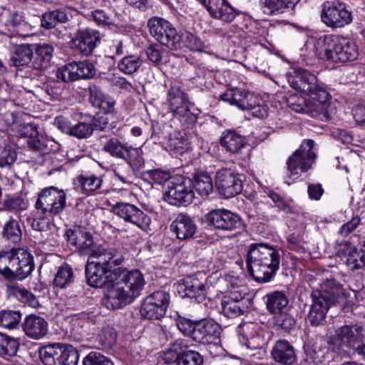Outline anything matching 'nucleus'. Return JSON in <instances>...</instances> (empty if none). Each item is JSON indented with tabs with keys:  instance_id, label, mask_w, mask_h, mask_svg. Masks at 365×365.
<instances>
[{
	"instance_id": "0e129e2a",
	"label": "nucleus",
	"mask_w": 365,
	"mask_h": 365,
	"mask_svg": "<svg viewBox=\"0 0 365 365\" xmlns=\"http://www.w3.org/2000/svg\"><path fill=\"white\" fill-rule=\"evenodd\" d=\"M287 247L299 253H304L305 248L303 246V242L298 235L291 234L287 238Z\"/></svg>"
},
{
	"instance_id": "f257e3e1",
	"label": "nucleus",
	"mask_w": 365,
	"mask_h": 365,
	"mask_svg": "<svg viewBox=\"0 0 365 365\" xmlns=\"http://www.w3.org/2000/svg\"><path fill=\"white\" fill-rule=\"evenodd\" d=\"M115 282L107 291L106 296L113 309L131 303L140 294L145 281L138 269H114Z\"/></svg>"
},
{
	"instance_id": "c85d7f7f",
	"label": "nucleus",
	"mask_w": 365,
	"mask_h": 365,
	"mask_svg": "<svg viewBox=\"0 0 365 365\" xmlns=\"http://www.w3.org/2000/svg\"><path fill=\"white\" fill-rule=\"evenodd\" d=\"M207 10L215 19L232 21L237 16L235 10L225 0H208Z\"/></svg>"
},
{
	"instance_id": "58836bf2",
	"label": "nucleus",
	"mask_w": 365,
	"mask_h": 365,
	"mask_svg": "<svg viewBox=\"0 0 365 365\" xmlns=\"http://www.w3.org/2000/svg\"><path fill=\"white\" fill-rule=\"evenodd\" d=\"M103 126L98 124V120L93 118L91 123L80 122L73 125L71 136L78 139H84L90 137L95 129L103 130Z\"/></svg>"
},
{
	"instance_id": "4468645a",
	"label": "nucleus",
	"mask_w": 365,
	"mask_h": 365,
	"mask_svg": "<svg viewBox=\"0 0 365 365\" xmlns=\"http://www.w3.org/2000/svg\"><path fill=\"white\" fill-rule=\"evenodd\" d=\"M54 48L51 44H24V64L31 63L36 69L47 66L53 58Z\"/></svg>"
},
{
	"instance_id": "a211bd4d",
	"label": "nucleus",
	"mask_w": 365,
	"mask_h": 365,
	"mask_svg": "<svg viewBox=\"0 0 365 365\" xmlns=\"http://www.w3.org/2000/svg\"><path fill=\"white\" fill-rule=\"evenodd\" d=\"M100 41L99 34L92 29L78 31L70 42V47L83 56H88Z\"/></svg>"
},
{
	"instance_id": "72a5a7b5",
	"label": "nucleus",
	"mask_w": 365,
	"mask_h": 365,
	"mask_svg": "<svg viewBox=\"0 0 365 365\" xmlns=\"http://www.w3.org/2000/svg\"><path fill=\"white\" fill-rule=\"evenodd\" d=\"M267 308L273 314L282 315L288 305V299L282 292L275 291L267 294Z\"/></svg>"
},
{
	"instance_id": "c9c22d12",
	"label": "nucleus",
	"mask_w": 365,
	"mask_h": 365,
	"mask_svg": "<svg viewBox=\"0 0 365 365\" xmlns=\"http://www.w3.org/2000/svg\"><path fill=\"white\" fill-rule=\"evenodd\" d=\"M68 21V14L65 9H55L44 13L41 19V25L46 29H53L58 24Z\"/></svg>"
},
{
	"instance_id": "de8ad7c7",
	"label": "nucleus",
	"mask_w": 365,
	"mask_h": 365,
	"mask_svg": "<svg viewBox=\"0 0 365 365\" xmlns=\"http://www.w3.org/2000/svg\"><path fill=\"white\" fill-rule=\"evenodd\" d=\"M2 236L12 243L19 242L22 232L19 222L13 219L9 220L4 226Z\"/></svg>"
},
{
	"instance_id": "603ef678",
	"label": "nucleus",
	"mask_w": 365,
	"mask_h": 365,
	"mask_svg": "<svg viewBox=\"0 0 365 365\" xmlns=\"http://www.w3.org/2000/svg\"><path fill=\"white\" fill-rule=\"evenodd\" d=\"M97 328H99V326L96 324V321H79V322H74V330L70 337L77 339L85 334H96Z\"/></svg>"
},
{
	"instance_id": "473e14b6",
	"label": "nucleus",
	"mask_w": 365,
	"mask_h": 365,
	"mask_svg": "<svg viewBox=\"0 0 365 365\" xmlns=\"http://www.w3.org/2000/svg\"><path fill=\"white\" fill-rule=\"evenodd\" d=\"M96 324L99 326V328H97L96 333L93 334L97 335L99 344L104 348H112L117 341V332L113 327L101 321H96Z\"/></svg>"
},
{
	"instance_id": "e433bc0d",
	"label": "nucleus",
	"mask_w": 365,
	"mask_h": 365,
	"mask_svg": "<svg viewBox=\"0 0 365 365\" xmlns=\"http://www.w3.org/2000/svg\"><path fill=\"white\" fill-rule=\"evenodd\" d=\"M24 138H27L28 148L33 151H42L45 148L39 138L37 125L34 123L24 121Z\"/></svg>"
},
{
	"instance_id": "ea45409f",
	"label": "nucleus",
	"mask_w": 365,
	"mask_h": 365,
	"mask_svg": "<svg viewBox=\"0 0 365 365\" xmlns=\"http://www.w3.org/2000/svg\"><path fill=\"white\" fill-rule=\"evenodd\" d=\"M258 325L254 321H244L241 322L237 327L240 342L250 347L248 340L252 338L257 333Z\"/></svg>"
},
{
	"instance_id": "6ab92c4d",
	"label": "nucleus",
	"mask_w": 365,
	"mask_h": 365,
	"mask_svg": "<svg viewBox=\"0 0 365 365\" xmlns=\"http://www.w3.org/2000/svg\"><path fill=\"white\" fill-rule=\"evenodd\" d=\"M312 99H309L306 114L312 118L321 120H329L335 113V108L329 102V94L327 91V96L324 99L322 96L314 95L311 96Z\"/></svg>"
},
{
	"instance_id": "a19ab883",
	"label": "nucleus",
	"mask_w": 365,
	"mask_h": 365,
	"mask_svg": "<svg viewBox=\"0 0 365 365\" xmlns=\"http://www.w3.org/2000/svg\"><path fill=\"white\" fill-rule=\"evenodd\" d=\"M299 0H264L263 4L270 14L284 13L289 8L293 9Z\"/></svg>"
},
{
	"instance_id": "864d4df0",
	"label": "nucleus",
	"mask_w": 365,
	"mask_h": 365,
	"mask_svg": "<svg viewBox=\"0 0 365 365\" xmlns=\"http://www.w3.org/2000/svg\"><path fill=\"white\" fill-rule=\"evenodd\" d=\"M204 360L200 354L193 350L181 351L178 365H203Z\"/></svg>"
},
{
	"instance_id": "bf43d9fd",
	"label": "nucleus",
	"mask_w": 365,
	"mask_h": 365,
	"mask_svg": "<svg viewBox=\"0 0 365 365\" xmlns=\"http://www.w3.org/2000/svg\"><path fill=\"white\" fill-rule=\"evenodd\" d=\"M221 306L222 312L225 317L235 318L239 317L242 313L241 309L237 305L235 302H232L229 300L222 299Z\"/></svg>"
},
{
	"instance_id": "c756f323",
	"label": "nucleus",
	"mask_w": 365,
	"mask_h": 365,
	"mask_svg": "<svg viewBox=\"0 0 365 365\" xmlns=\"http://www.w3.org/2000/svg\"><path fill=\"white\" fill-rule=\"evenodd\" d=\"M168 101L170 110L174 113L185 114L189 111L187 108L188 97L179 86H171L168 93Z\"/></svg>"
},
{
	"instance_id": "1a4fd4ad",
	"label": "nucleus",
	"mask_w": 365,
	"mask_h": 365,
	"mask_svg": "<svg viewBox=\"0 0 365 365\" xmlns=\"http://www.w3.org/2000/svg\"><path fill=\"white\" fill-rule=\"evenodd\" d=\"M289 82L295 90L309 96L317 95L325 98L326 86L314 73L305 69H298Z\"/></svg>"
},
{
	"instance_id": "2eb2a0df",
	"label": "nucleus",
	"mask_w": 365,
	"mask_h": 365,
	"mask_svg": "<svg viewBox=\"0 0 365 365\" xmlns=\"http://www.w3.org/2000/svg\"><path fill=\"white\" fill-rule=\"evenodd\" d=\"M96 74L93 64L88 61L72 62L59 68L56 77L63 82L68 83L82 78H91Z\"/></svg>"
},
{
	"instance_id": "39448f33",
	"label": "nucleus",
	"mask_w": 365,
	"mask_h": 365,
	"mask_svg": "<svg viewBox=\"0 0 365 365\" xmlns=\"http://www.w3.org/2000/svg\"><path fill=\"white\" fill-rule=\"evenodd\" d=\"M37 353L44 365H77L79 357L73 346L61 343L37 347L34 354Z\"/></svg>"
},
{
	"instance_id": "cd10ccee",
	"label": "nucleus",
	"mask_w": 365,
	"mask_h": 365,
	"mask_svg": "<svg viewBox=\"0 0 365 365\" xmlns=\"http://www.w3.org/2000/svg\"><path fill=\"white\" fill-rule=\"evenodd\" d=\"M365 334L364 330L359 327L344 326L336 331V337L341 344L356 350L357 346L362 342Z\"/></svg>"
},
{
	"instance_id": "338daca9",
	"label": "nucleus",
	"mask_w": 365,
	"mask_h": 365,
	"mask_svg": "<svg viewBox=\"0 0 365 365\" xmlns=\"http://www.w3.org/2000/svg\"><path fill=\"white\" fill-rule=\"evenodd\" d=\"M176 344H174L171 348L164 351L162 358L165 364H173L177 362L178 365V361L181 356V351L178 352L176 350Z\"/></svg>"
},
{
	"instance_id": "412c9836",
	"label": "nucleus",
	"mask_w": 365,
	"mask_h": 365,
	"mask_svg": "<svg viewBox=\"0 0 365 365\" xmlns=\"http://www.w3.org/2000/svg\"><path fill=\"white\" fill-rule=\"evenodd\" d=\"M21 248H13L11 250L0 253V274L9 279L18 277V272L21 269V260L18 256Z\"/></svg>"
},
{
	"instance_id": "49530a36",
	"label": "nucleus",
	"mask_w": 365,
	"mask_h": 365,
	"mask_svg": "<svg viewBox=\"0 0 365 365\" xmlns=\"http://www.w3.org/2000/svg\"><path fill=\"white\" fill-rule=\"evenodd\" d=\"M143 153L140 148L128 146L122 159L126 161L133 170H138L144 165Z\"/></svg>"
},
{
	"instance_id": "680f3d73",
	"label": "nucleus",
	"mask_w": 365,
	"mask_h": 365,
	"mask_svg": "<svg viewBox=\"0 0 365 365\" xmlns=\"http://www.w3.org/2000/svg\"><path fill=\"white\" fill-rule=\"evenodd\" d=\"M360 222L361 219L359 216L353 217L349 221L341 226L339 234L343 237H347L357 228Z\"/></svg>"
},
{
	"instance_id": "9d476101",
	"label": "nucleus",
	"mask_w": 365,
	"mask_h": 365,
	"mask_svg": "<svg viewBox=\"0 0 365 365\" xmlns=\"http://www.w3.org/2000/svg\"><path fill=\"white\" fill-rule=\"evenodd\" d=\"M322 20L329 27L341 28L350 24L352 16L344 3L331 0L323 4Z\"/></svg>"
},
{
	"instance_id": "bb28decb",
	"label": "nucleus",
	"mask_w": 365,
	"mask_h": 365,
	"mask_svg": "<svg viewBox=\"0 0 365 365\" xmlns=\"http://www.w3.org/2000/svg\"><path fill=\"white\" fill-rule=\"evenodd\" d=\"M271 354L276 362L284 365L294 364L297 361V355L294 347L284 339H279L276 341Z\"/></svg>"
},
{
	"instance_id": "2f4dec72",
	"label": "nucleus",
	"mask_w": 365,
	"mask_h": 365,
	"mask_svg": "<svg viewBox=\"0 0 365 365\" xmlns=\"http://www.w3.org/2000/svg\"><path fill=\"white\" fill-rule=\"evenodd\" d=\"M90 100L92 105L102 113L107 114L114 110V101L97 86L90 88Z\"/></svg>"
},
{
	"instance_id": "a878e982",
	"label": "nucleus",
	"mask_w": 365,
	"mask_h": 365,
	"mask_svg": "<svg viewBox=\"0 0 365 365\" xmlns=\"http://www.w3.org/2000/svg\"><path fill=\"white\" fill-rule=\"evenodd\" d=\"M194 340L202 344L212 343L220 337L221 328L215 321H196Z\"/></svg>"
},
{
	"instance_id": "3c124183",
	"label": "nucleus",
	"mask_w": 365,
	"mask_h": 365,
	"mask_svg": "<svg viewBox=\"0 0 365 365\" xmlns=\"http://www.w3.org/2000/svg\"><path fill=\"white\" fill-rule=\"evenodd\" d=\"M73 282L72 269L68 265L61 266L58 269L53 280V285L59 288H65Z\"/></svg>"
},
{
	"instance_id": "7c9ffc66",
	"label": "nucleus",
	"mask_w": 365,
	"mask_h": 365,
	"mask_svg": "<svg viewBox=\"0 0 365 365\" xmlns=\"http://www.w3.org/2000/svg\"><path fill=\"white\" fill-rule=\"evenodd\" d=\"M221 145L231 153H237L246 145L247 142L244 136L235 130H225L220 138Z\"/></svg>"
},
{
	"instance_id": "13d9d810",
	"label": "nucleus",
	"mask_w": 365,
	"mask_h": 365,
	"mask_svg": "<svg viewBox=\"0 0 365 365\" xmlns=\"http://www.w3.org/2000/svg\"><path fill=\"white\" fill-rule=\"evenodd\" d=\"M84 365H113L105 356L97 352H91L83 359Z\"/></svg>"
},
{
	"instance_id": "4be33fe9",
	"label": "nucleus",
	"mask_w": 365,
	"mask_h": 365,
	"mask_svg": "<svg viewBox=\"0 0 365 365\" xmlns=\"http://www.w3.org/2000/svg\"><path fill=\"white\" fill-rule=\"evenodd\" d=\"M345 264L351 270H365V237L356 246L349 245L344 253Z\"/></svg>"
},
{
	"instance_id": "9b49d317",
	"label": "nucleus",
	"mask_w": 365,
	"mask_h": 365,
	"mask_svg": "<svg viewBox=\"0 0 365 365\" xmlns=\"http://www.w3.org/2000/svg\"><path fill=\"white\" fill-rule=\"evenodd\" d=\"M66 195L63 190L50 187L43 190L36 202V207L43 213L52 215L60 213L66 206Z\"/></svg>"
},
{
	"instance_id": "c03bdc74",
	"label": "nucleus",
	"mask_w": 365,
	"mask_h": 365,
	"mask_svg": "<svg viewBox=\"0 0 365 365\" xmlns=\"http://www.w3.org/2000/svg\"><path fill=\"white\" fill-rule=\"evenodd\" d=\"M143 64L140 57L135 55H130L123 58L118 63V68L126 74H133L138 71Z\"/></svg>"
},
{
	"instance_id": "6e6552de",
	"label": "nucleus",
	"mask_w": 365,
	"mask_h": 365,
	"mask_svg": "<svg viewBox=\"0 0 365 365\" xmlns=\"http://www.w3.org/2000/svg\"><path fill=\"white\" fill-rule=\"evenodd\" d=\"M148 26L151 36L161 44L172 50L180 48L181 38L168 21L153 16L148 21Z\"/></svg>"
},
{
	"instance_id": "7ed1b4c3",
	"label": "nucleus",
	"mask_w": 365,
	"mask_h": 365,
	"mask_svg": "<svg viewBox=\"0 0 365 365\" xmlns=\"http://www.w3.org/2000/svg\"><path fill=\"white\" fill-rule=\"evenodd\" d=\"M316 55L322 60L333 63L351 61L358 57V48L354 42L346 38L324 35L314 43Z\"/></svg>"
},
{
	"instance_id": "dca6fc26",
	"label": "nucleus",
	"mask_w": 365,
	"mask_h": 365,
	"mask_svg": "<svg viewBox=\"0 0 365 365\" xmlns=\"http://www.w3.org/2000/svg\"><path fill=\"white\" fill-rule=\"evenodd\" d=\"M215 183L220 193L226 198L236 196L242 190V180L230 169L218 170L216 173Z\"/></svg>"
},
{
	"instance_id": "774afa93",
	"label": "nucleus",
	"mask_w": 365,
	"mask_h": 365,
	"mask_svg": "<svg viewBox=\"0 0 365 365\" xmlns=\"http://www.w3.org/2000/svg\"><path fill=\"white\" fill-rule=\"evenodd\" d=\"M22 21L23 16L17 11H14L9 16L7 26L10 31L18 33L20 31L19 28H21Z\"/></svg>"
},
{
	"instance_id": "4c0bfd02",
	"label": "nucleus",
	"mask_w": 365,
	"mask_h": 365,
	"mask_svg": "<svg viewBox=\"0 0 365 365\" xmlns=\"http://www.w3.org/2000/svg\"><path fill=\"white\" fill-rule=\"evenodd\" d=\"M102 180L93 175H78L73 180L76 189H81L84 192H94L101 186Z\"/></svg>"
},
{
	"instance_id": "69168bd1",
	"label": "nucleus",
	"mask_w": 365,
	"mask_h": 365,
	"mask_svg": "<svg viewBox=\"0 0 365 365\" xmlns=\"http://www.w3.org/2000/svg\"><path fill=\"white\" fill-rule=\"evenodd\" d=\"M92 19L98 25L108 26L112 24L110 15L103 10L97 9L91 12Z\"/></svg>"
},
{
	"instance_id": "4d7b16f0",
	"label": "nucleus",
	"mask_w": 365,
	"mask_h": 365,
	"mask_svg": "<svg viewBox=\"0 0 365 365\" xmlns=\"http://www.w3.org/2000/svg\"><path fill=\"white\" fill-rule=\"evenodd\" d=\"M185 46L192 51H202L204 48L201 40L190 32H185L182 37Z\"/></svg>"
},
{
	"instance_id": "ddd939ff",
	"label": "nucleus",
	"mask_w": 365,
	"mask_h": 365,
	"mask_svg": "<svg viewBox=\"0 0 365 365\" xmlns=\"http://www.w3.org/2000/svg\"><path fill=\"white\" fill-rule=\"evenodd\" d=\"M111 211L125 222L134 225L143 230H146L150 224V217L130 203L117 202L112 206Z\"/></svg>"
},
{
	"instance_id": "f3484780",
	"label": "nucleus",
	"mask_w": 365,
	"mask_h": 365,
	"mask_svg": "<svg viewBox=\"0 0 365 365\" xmlns=\"http://www.w3.org/2000/svg\"><path fill=\"white\" fill-rule=\"evenodd\" d=\"M122 262V257L118 255L115 250L100 247L91 251L86 264L114 271L116 269L115 267L120 265Z\"/></svg>"
},
{
	"instance_id": "a18cd8bd",
	"label": "nucleus",
	"mask_w": 365,
	"mask_h": 365,
	"mask_svg": "<svg viewBox=\"0 0 365 365\" xmlns=\"http://www.w3.org/2000/svg\"><path fill=\"white\" fill-rule=\"evenodd\" d=\"M24 332L33 339H39L47 333L46 321H24Z\"/></svg>"
},
{
	"instance_id": "423d86ee",
	"label": "nucleus",
	"mask_w": 365,
	"mask_h": 365,
	"mask_svg": "<svg viewBox=\"0 0 365 365\" xmlns=\"http://www.w3.org/2000/svg\"><path fill=\"white\" fill-rule=\"evenodd\" d=\"M195 197L193 182L189 178L175 176L166 183L164 199L170 205L187 206Z\"/></svg>"
},
{
	"instance_id": "b1692460",
	"label": "nucleus",
	"mask_w": 365,
	"mask_h": 365,
	"mask_svg": "<svg viewBox=\"0 0 365 365\" xmlns=\"http://www.w3.org/2000/svg\"><path fill=\"white\" fill-rule=\"evenodd\" d=\"M205 287L197 278L187 277L180 280L177 291L182 297L195 298L197 302L205 299Z\"/></svg>"
},
{
	"instance_id": "0eeeda50",
	"label": "nucleus",
	"mask_w": 365,
	"mask_h": 365,
	"mask_svg": "<svg viewBox=\"0 0 365 365\" xmlns=\"http://www.w3.org/2000/svg\"><path fill=\"white\" fill-rule=\"evenodd\" d=\"M314 147V140H304L299 148L288 158L287 167L289 176L298 178L301 173H305L312 168L317 158Z\"/></svg>"
},
{
	"instance_id": "e2e57ef3",
	"label": "nucleus",
	"mask_w": 365,
	"mask_h": 365,
	"mask_svg": "<svg viewBox=\"0 0 365 365\" xmlns=\"http://www.w3.org/2000/svg\"><path fill=\"white\" fill-rule=\"evenodd\" d=\"M196 321H178L177 327L178 329L185 335L189 336L194 339V333L196 331Z\"/></svg>"
},
{
	"instance_id": "5fc2aeb1",
	"label": "nucleus",
	"mask_w": 365,
	"mask_h": 365,
	"mask_svg": "<svg viewBox=\"0 0 365 365\" xmlns=\"http://www.w3.org/2000/svg\"><path fill=\"white\" fill-rule=\"evenodd\" d=\"M309 99L298 95H290L287 100L288 106L297 113H306Z\"/></svg>"
},
{
	"instance_id": "37998d69",
	"label": "nucleus",
	"mask_w": 365,
	"mask_h": 365,
	"mask_svg": "<svg viewBox=\"0 0 365 365\" xmlns=\"http://www.w3.org/2000/svg\"><path fill=\"white\" fill-rule=\"evenodd\" d=\"M128 148V145L122 143L118 138L113 137L103 143V150L113 158L122 159L125 158L124 154Z\"/></svg>"
},
{
	"instance_id": "f03ea898",
	"label": "nucleus",
	"mask_w": 365,
	"mask_h": 365,
	"mask_svg": "<svg viewBox=\"0 0 365 365\" xmlns=\"http://www.w3.org/2000/svg\"><path fill=\"white\" fill-rule=\"evenodd\" d=\"M279 250L264 242L252 243L247 252V267L255 279L269 282L279 268Z\"/></svg>"
},
{
	"instance_id": "6e6d98bb",
	"label": "nucleus",
	"mask_w": 365,
	"mask_h": 365,
	"mask_svg": "<svg viewBox=\"0 0 365 365\" xmlns=\"http://www.w3.org/2000/svg\"><path fill=\"white\" fill-rule=\"evenodd\" d=\"M169 299V294L165 291H156L145 298V299H150L149 302H152L153 306L165 309L168 307Z\"/></svg>"
},
{
	"instance_id": "f704fd0d",
	"label": "nucleus",
	"mask_w": 365,
	"mask_h": 365,
	"mask_svg": "<svg viewBox=\"0 0 365 365\" xmlns=\"http://www.w3.org/2000/svg\"><path fill=\"white\" fill-rule=\"evenodd\" d=\"M65 236L68 242L79 250H86L91 247L93 243L92 235L89 232H83L79 229H69L66 232Z\"/></svg>"
},
{
	"instance_id": "aec40b11",
	"label": "nucleus",
	"mask_w": 365,
	"mask_h": 365,
	"mask_svg": "<svg viewBox=\"0 0 365 365\" xmlns=\"http://www.w3.org/2000/svg\"><path fill=\"white\" fill-rule=\"evenodd\" d=\"M113 274V270L86 264V276L88 284L91 287H106L108 291L115 282L112 277Z\"/></svg>"
},
{
	"instance_id": "5701e85b",
	"label": "nucleus",
	"mask_w": 365,
	"mask_h": 365,
	"mask_svg": "<svg viewBox=\"0 0 365 365\" xmlns=\"http://www.w3.org/2000/svg\"><path fill=\"white\" fill-rule=\"evenodd\" d=\"M170 230L180 240H185L194 237L197 226L191 217L185 214H180L170 224Z\"/></svg>"
},
{
	"instance_id": "20e7f679",
	"label": "nucleus",
	"mask_w": 365,
	"mask_h": 365,
	"mask_svg": "<svg viewBox=\"0 0 365 365\" xmlns=\"http://www.w3.org/2000/svg\"><path fill=\"white\" fill-rule=\"evenodd\" d=\"M311 297L312 305L309 312L312 319H324L329 307L343 301L345 293L342 285L334 279H327L320 285V289L313 290Z\"/></svg>"
},
{
	"instance_id": "393cba45",
	"label": "nucleus",
	"mask_w": 365,
	"mask_h": 365,
	"mask_svg": "<svg viewBox=\"0 0 365 365\" xmlns=\"http://www.w3.org/2000/svg\"><path fill=\"white\" fill-rule=\"evenodd\" d=\"M255 96L245 90L240 88L229 89L221 95V100L235 106L242 110L252 108Z\"/></svg>"
},
{
	"instance_id": "8fccbe9b",
	"label": "nucleus",
	"mask_w": 365,
	"mask_h": 365,
	"mask_svg": "<svg viewBox=\"0 0 365 365\" xmlns=\"http://www.w3.org/2000/svg\"><path fill=\"white\" fill-rule=\"evenodd\" d=\"M19 343L14 339L0 332V356H16Z\"/></svg>"
},
{
	"instance_id": "09e8293b",
	"label": "nucleus",
	"mask_w": 365,
	"mask_h": 365,
	"mask_svg": "<svg viewBox=\"0 0 365 365\" xmlns=\"http://www.w3.org/2000/svg\"><path fill=\"white\" fill-rule=\"evenodd\" d=\"M150 299H145L140 307V313L144 319H161L165 316L168 311L161 307H157L149 302Z\"/></svg>"
},
{
	"instance_id": "79ce46f5",
	"label": "nucleus",
	"mask_w": 365,
	"mask_h": 365,
	"mask_svg": "<svg viewBox=\"0 0 365 365\" xmlns=\"http://www.w3.org/2000/svg\"><path fill=\"white\" fill-rule=\"evenodd\" d=\"M202 197H207L213 190L211 177L206 173H200L195 177L193 190Z\"/></svg>"
},
{
	"instance_id": "052dcab7",
	"label": "nucleus",
	"mask_w": 365,
	"mask_h": 365,
	"mask_svg": "<svg viewBox=\"0 0 365 365\" xmlns=\"http://www.w3.org/2000/svg\"><path fill=\"white\" fill-rule=\"evenodd\" d=\"M16 160V153L11 148H0V168L10 165Z\"/></svg>"
},
{
	"instance_id": "f8f14e48",
	"label": "nucleus",
	"mask_w": 365,
	"mask_h": 365,
	"mask_svg": "<svg viewBox=\"0 0 365 365\" xmlns=\"http://www.w3.org/2000/svg\"><path fill=\"white\" fill-rule=\"evenodd\" d=\"M205 217L208 224L217 230L232 232L242 227L240 216L226 209L212 210Z\"/></svg>"
}]
</instances>
